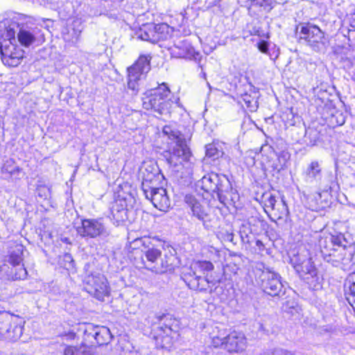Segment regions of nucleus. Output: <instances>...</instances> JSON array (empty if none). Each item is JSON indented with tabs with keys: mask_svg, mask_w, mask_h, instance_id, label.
Masks as SVG:
<instances>
[{
	"mask_svg": "<svg viewBox=\"0 0 355 355\" xmlns=\"http://www.w3.org/2000/svg\"><path fill=\"white\" fill-rule=\"evenodd\" d=\"M19 24L12 18L0 15V54L5 65L17 67L24 57V50L17 44Z\"/></svg>",
	"mask_w": 355,
	"mask_h": 355,
	"instance_id": "nucleus-1",
	"label": "nucleus"
},
{
	"mask_svg": "<svg viewBox=\"0 0 355 355\" xmlns=\"http://www.w3.org/2000/svg\"><path fill=\"white\" fill-rule=\"evenodd\" d=\"M320 248L324 259L334 266L348 264L352 258L350 243L342 234H329L320 240Z\"/></svg>",
	"mask_w": 355,
	"mask_h": 355,
	"instance_id": "nucleus-2",
	"label": "nucleus"
},
{
	"mask_svg": "<svg viewBox=\"0 0 355 355\" xmlns=\"http://www.w3.org/2000/svg\"><path fill=\"white\" fill-rule=\"evenodd\" d=\"M150 168L151 170L146 168L143 172L141 184L143 192L146 198L151 200L155 207L160 211H166L171 206L170 199L165 189L155 187V183L159 179V173L157 168Z\"/></svg>",
	"mask_w": 355,
	"mask_h": 355,
	"instance_id": "nucleus-3",
	"label": "nucleus"
},
{
	"mask_svg": "<svg viewBox=\"0 0 355 355\" xmlns=\"http://www.w3.org/2000/svg\"><path fill=\"white\" fill-rule=\"evenodd\" d=\"M201 188L207 193H216L223 204L229 200L234 202L238 198V194L232 189L229 179L223 175L211 173L205 175L201 180Z\"/></svg>",
	"mask_w": 355,
	"mask_h": 355,
	"instance_id": "nucleus-4",
	"label": "nucleus"
},
{
	"mask_svg": "<svg viewBox=\"0 0 355 355\" xmlns=\"http://www.w3.org/2000/svg\"><path fill=\"white\" fill-rule=\"evenodd\" d=\"M171 90L166 83L159 84L155 88L150 89L142 98L143 108L153 110L160 115H166L170 112L173 101L170 98Z\"/></svg>",
	"mask_w": 355,
	"mask_h": 355,
	"instance_id": "nucleus-5",
	"label": "nucleus"
},
{
	"mask_svg": "<svg viewBox=\"0 0 355 355\" xmlns=\"http://www.w3.org/2000/svg\"><path fill=\"white\" fill-rule=\"evenodd\" d=\"M146 260L142 257V264L146 268L156 273H163L173 268L175 260L171 253L162 254V252L152 248L145 252Z\"/></svg>",
	"mask_w": 355,
	"mask_h": 355,
	"instance_id": "nucleus-6",
	"label": "nucleus"
},
{
	"mask_svg": "<svg viewBox=\"0 0 355 355\" xmlns=\"http://www.w3.org/2000/svg\"><path fill=\"white\" fill-rule=\"evenodd\" d=\"M24 247L21 244H16L10 247L8 255V262L12 268L6 271V279L8 280L24 279L27 276V270L24 268Z\"/></svg>",
	"mask_w": 355,
	"mask_h": 355,
	"instance_id": "nucleus-7",
	"label": "nucleus"
},
{
	"mask_svg": "<svg viewBox=\"0 0 355 355\" xmlns=\"http://www.w3.org/2000/svg\"><path fill=\"white\" fill-rule=\"evenodd\" d=\"M260 266H257L255 269V280L257 284L266 293L272 296L278 295L283 287L279 275L268 269L263 270L262 265Z\"/></svg>",
	"mask_w": 355,
	"mask_h": 355,
	"instance_id": "nucleus-8",
	"label": "nucleus"
},
{
	"mask_svg": "<svg viewBox=\"0 0 355 355\" xmlns=\"http://www.w3.org/2000/svg\"><path fill=\"white\" fill-rule=\"evenodd\" d=\"M184 201L187 205L191 216L201 221L206 230H211L217 225V218L209 213V209L205 207L192 195H186Z\"/></svg>",
	"mask_w": 355,
	"mask_h": 355,
	"instance_id": "nucleus-9",
	"label": "nucleus"
},
{
	"mask_svg": "<svg viewBox=\"0 0 355 355\" xmlns=\"http://www.w3.org/2000/svg\"><path fill=\"white\" fill-rule=\"evenodd\" d=\"M151 57L141 55L138 60L128 69V87L135 93L139 89V81L150 69V61Z\"/></svg>",
	"mask_w": 355,
	"mask_h": 355,
	"instance_id": "nucleus-10",
	"label": "nucleus"
},
{
	"mask_svg": "<svg viewBox=\"0 0 355 355\" xmlns=\"http://www.w3.org/2000/svg\"><path fill=\"white\" fill-rule=\"evenodd\" d=\"M300 40H304L315 51L324 47V33L315 25L307 24L301 26Z\"/></svg>",
	"mask_w": 355,
	"mask_h": 355,
	"instance_id": "nucleus-11",
	"label": "nucleus"
},
{
	"mask_svg": "<svg viewBox=\"0 0 355 355\" xmlns=\"http://www.w3.org/2000/svg\"><path fill=\"white\" fill-rule=\"evenodd\" d=\"M168 26L166 24H147L143 25L138 32V37L153 44L166 39Z\"/></svg>",
	"mask_w": 355,
	"mask_h": 355,
	"instance_id": "nucleus-12",
	"label": "nucleus"
},
{
	"mask_svg": "<svg viewBox=\"0 0 355 355\" xmlns=\"http://www.w3.org/2000/svg\"><path fill=\"white\" fill-rule=\"evenodd\" d=\"M175 143V146L171 150L165 152L164 157L171 166H178L182 162L189 160L191 152L185 138L179 139Z\"/></svg>",
	"mask_w": 355,
	"mask_h": 355,
	"instance_id": "nucleus-13",
	"label": "nucleus"
},
{
	"mask_svg": "<svg viewBox=\"0 0 355 355\" xmlns=\"http://www.w3.org/2000/svg\"><path fill=\"white\" fill-rule=\"evenodd\" d=\"M294 264V268L299 275L306 280L308 283L311 284L309 279H315V281L318 280L317 275V270L313 265L311 257H306V255L298 254L295 257L291 259Z\"/></svg>",
	"mask_w": 355,
	"mask_h": 355,
	"instance_id": "nucleus-14",
	"label": "nucleus"
},
{
	"mask_svg": "<svg viewBox=\"0 0 355 355\" xmlns=\"http://www.w3.org/2000/svg\"><path fill=\"white\" fill-rule=\"evenodd\" d=\"M181 278L189 288L195 291H205L209 287L208 279L195 270L191 264L182 268Z\"/></svg>",
	"mask_w": 355,
	"mask_h": 355,
	"instance_id": "nucleus-15",
	"label": "nucleus"
},
{
	"mask_svg": "<svg viewBox=\"0 0 355 355\" xmlns=\"http://www.w3.org/2000/svg\"><path fill=\"white\" fill-rule=\"evenodd\" d=\"M246 338L243 334L232 331L223 338L221 345L230 352H243L246 347Z\"/></svg>",
	"mask_w": 355,
	"mask_h": 355,
	"instance_id": "nucleus-16",
	"label": "nucleus"
},
{
	"mask_svg": "<svg viewBox=\"0 0 355 355\" xmlns=\"http://www.w3.org/2000/svg\"><path fill=\"white\" fill-rule=\"evenodd\" d=\"M92 290L90 295L99 301H104L105 297L110 295V286L106 277L102 274H98L92 277Z\"/></svg>",
	"mask_w": 355,
	"mask_h": 355,
	"instance_id": "nucleus-17",
	"label": "nucleus"
},
{
	"mask_svg": "<svg viewBox=\"0 0 355 355\" xmlns=\"http://www.w3.org/2000/svg\"><path fill=\"white\" fill-rule=\"evenodd\" d=\"M40 30L37 28H19L17 33V43L25 47H28L34 44L40 37Z\"/></svg>",
	"mask_w": 355,
	"mask_h": 355,
	"instance_id": "nucleus-18",
	"label": "nucleus"
},
{
	"mask_svg": "<svg viewBox=\"0 0 355 355\" xmlns=\"http://www.w3.org/2000/svg\"><path fill=\"white\" fill-rule=\"evenodd\" d=\"M1 173L5 179L15 181L24 176L22 169L12 159H7L1 168Z\"/></svg>",
	"mask_w": 355,
	"mask_h": 355,
	"instance_id": "nucleus-19",
	"label": "nucleus"
},
{
	"mask_svg": "<svg viewBox=\"0 0 355 355\" xmlns=\"http://www.w3.org/2000/svg\"><path fill=\"white\" fill-rule=\"evenodd\" d=\"M90 334H92L94 340L92 345L94 344L98 346L107 345L112 338L110 329L104 326H94L90 328Z\"/></svg>",
	"mask_w": 355,
	"mask_h": 355,
	"instance_id": "nucleus-20",
	"label": "nucleus"
},
{
	"mask_svg": "<svg viewBox=\"0 0 355 355\" xmlns=\"http://www.w3.org/2000/svg\"><path fill=\"white\" fill-rule=\"evenodd\" d=\"M10 318L6 313L0 314V339L8 338V339H17L21 334V328L16 327L15 331H18L19 335L16 337H12L10 335L9 329L10 327Z\"/></svg>",
	"mask_w": 355,
	"mask_h": 355,
	"instance_id": "nucleus-21",
	"label": "nucleus"
},
{
	"mask_svg": "<svg viewBox=\"0 0 355 355\" xmlns=\"http://www.w3.org/2000/svg\"><path fill=\"white\" fill-rule=\"evenodd\" d=\"M108 234L103 218L90 219V237H105Z\"/></svg>",
	"mask_w": 355,
	"mask_h": 355,
	"instance_id": "nucleus-22",
	"label": "nucleus"
},
{
	"mask_svg": "<svg viewBox=\"0 0 355 355\" xmlns=\"http://www.w3.org/2000/svg\"><path fill=\"white\" fill-rule=\"evenodd\" d=\"M345 288L347 301L352 306H355V272L347 277Z\"/></svg>",
	"mask_w": 355,
	"mask_h": 355,
	"instance_id": "nucleus-23",
	"label": "nucleus"
},
{
	"mask_svg": "<svg viewBox=\"0 0 355 355\" xmlns=\"http://www.w3.org/2000/svg\"><path fill=\"white\" fill-rule=\"evenodd\" d=\"M173 53L178 57H188L192 54L193 49L186 40H181L175 42L172 48Z\"/></svg>",
	"mask_w": 355,
	"mask_h": 355,
	"instance_id": "nucleus-24",
	"label": "nucleus"
},
{
	"mask_svg": "<svg viewBox=\"0 0 355 355\" xmlns=\"http://www.w3.org/2000/svg\"><path fill=\"white\" fill-rule=\"evenodd\" d=\"M322 166L318 161H312L306 169L305 173L307 179L311 182L320 179L322 177Z\"/></svg>",
	"mask_w": 355,
	"mask_h": 355,
	"instance_id": "nucleus-25",
	"label": "nucleus"
},
{
	"mask_svg": "<svg viewBox=\"0 0 355 355\" xmlns=\"http://www.w3.org/2000/svg\"><path fill=\"white\" fill-rule=\"evenodd\" d=\"M205 148V157L207 159H210L211 161L218 159L223 157L224 154L222 145L218 143L209 144L206 145Z\"/></svg>",
	"mask_w": 355,
	"mask_h": 355,
	"instance_id": "nucleus-26",
	"label": "nucleus"
},
{
	"mask_svg": "<svg viewBox=\"0 0 355 355\" xmlns=\"http://www.w3.org/2000/svg\"><path fill=\"white\" fill-rule=\"evenodd\" d=\"M113 219L116 222H123L128 219V211L116 203L114 205L111 209Z\"/></svg>",
	"mask_w": 355,
	"mask_h": 355,
	"instance_id": "nucleus-27",
	"label": "nucleus"
},
{
	"mask_svg": "<svg viewBox=\"0 0 355 355\" xmlns=\"http://www.w3.org/2000/svg\"><path fill=\"white\" fill-rule=\"evenodd\" d=\"M193 269L199 274L209 272L214 270V265L211 262L208 261H198L191 263Z\"/></svg>",
	"mask_w": 355,
	"mask_h": 355,
	"instance_id": "nucleus-28",
	"label": "nucleus"
},
{
	"mask_svg": "<svg viewBox=\"0 0 355 355\" xmlns=\"http://www.w3.org/2000/svg\"><path fill=\"white\" fill-rule=\"evenodd\" d=\"M88 347L83 344L79 347L68 346L64 349V355H87Z\"/></svg>",
	"mask_w": 355,
	"mask_h": 355,
	"instance_id": "nucleus-29",
	"label": "nucleus"
},
{
	"mask_svg": "<svg viewBox=\"0 0 355 355\" xmlns=\"http://www.w3.org/2000/svg\"><path fill=\"white\" fill-rule=\"evenodd\" d=\"M288 209L286 202L282 200L279 202L276 207V211L272 214L277 219H282L288 215Z\"/></svg>",
	"mask_w": 355,
	"mask_h": 355,
	"instance_id": "nucleus-30",
	"label": "nucleus"
},
{
	"mask_svg": "<svg viewBox=\"0 0 355 355\" xmlns=\"http://www.w3.org/2000/svg\"><path fill=\"white\" fill-rule=\"evenodd\" d=\"M242 99L244 101L247 108L250 112H255L258 108V102L255 97L252 96L248 94L242 96Z\"/></svg>",
	"mask_w": 355,
	"mask_h": 355,
	"instance_id": "nucleus-31",
	"label": "nucleus"
},
{
	"mask_svg": "<svg viewBox=\"0 0 355 355\" xmlns=\"http://www.w3.org/2000/svg\"><path fill=\"white\" fill-rule=\"evenodd\" d=\"M164 135H167L171 140H174L175 142L178 141L179 139L184 138V135L179 131L173 130L170 126H164L162 130Z\"/></svg>",
	"mask_w": 355,
	"mask_h": 355,
	"instance_id": "nucleus-32",
	"label": "nucleus"
},
{
	"mask_svg": "<svg viewBox=\"0 0 355 355\" xmlns=\"http://www.w3.org/2000/svg\"><path fill=\"white\" fill-rule=\"evenodd\" d=\"M239 234L243 243H250L252 233L249 225L243 224L240 227Z\"/></svg>",
	"mask_w": 355,
	"mask_h": 355,
	"instance_id": "nucleus-33",
	"label": "nucleus"
},
{
	"mask_svg": "<svg viewBox=\"0 0 355 355\" xmlns=\"http://www.w3.org/2000/svg\"><path fill=\"white\" fill-rule=\"evenodd\" d=\"M318 135L319 134L316 130L309 128L306 130L304 137L306 141L309 139V143L311 145H314L319 139Z\"/></svg>",
	"mask_w": 355,
	"mask_h": 355,
	"instance_id": "nucleus-34",
	"label": "nucleus"
},
{
	"mask_svg": "<svg viewBox=\"0 0 355 355\" xmlns=\"http://www.w3.org/2000/svg\"><path fill=\"white\" fill-rule=\"evenodd\" d=\"M288 157L289 156H288V154L287 153L282 152L278 155V160H279V167L278 166H276L275 168L277 169L278 171H280V170L283 169L284 168V166H286V164L287 159H288Z\"/></svg>",
	"mask_w": 355,
	"mask_h": 355,
	"instance_id": "nucleus-35",
	"label": "nucleus"
},
{
	"mask_svg": "<svg viewBox=\"0 0 355 355\" xmlns=\"http://www.w3.org/2000/svg\"><path fill=\"white\" fill-rule=\"evenodd\" d=\"M135 247H139L140 245H143L146 248L149 246L150 241L149 238L147 237H141L135 239L132 242Z\"/></svg>",
	"mask_w": 355,
	"mask_h": 355,
	"instance_id": "nucleus-36",
	"label": "nucleus"
},
{
	"mask_svg": "<svg viewBox=\"0 0 355 355\" xmlns=\"http://www.w3.org/2000/svg\"><path fill=\"white\" fill-rule=\"evenodd\" d=\"M277 205V200L272 195H270L265 201V205L267 207H270L272 211H276Z\"/></svg>",
	"mask_w": 355,
	"mask_h": 355,
	"instance_id": "nucleus-37",
	"label": "nucleus"
},
{
	"mask_svg": "<svg viewBox=\"0 0 355 355\" xmlns=\"http://www.w3.org/2000/svg\"><path fill=\"white\" fill-rule=\"evenodd\" d=\"M261 355H293V353L287 349H275L271 353L264 352Z\"/></svg>",
	"mask_w": 355,
	"mask_h": 355,
	"instance_id": "nucleus-38",
	"label": "nucleus"
},
{
	"mask_svg": "<svg viewBox=\"0 0 355 355\" xmlns=\"http://www.w3.org/2000/svg\"><path fill=\"white\" fill-rule=\"evenodd\" d=\"M254 5L263 7L264 9L270 10L272 6V0H254Z\"/></svg>",
	"mask_w": 355,
	"mask_h": 355,
	"instance_id": "nucleus-39",
	"label": "nucleus"
},
{
	"mask_svg": "<svg viewBox=\"0 0 355 355\" xmlns=\"http://www.w3.org/2000/svg\"><path fill=\"white\" fill-rule=\"evenodd\" d=\"M332 120L336 119V123L337 125H342L345 123V117L342 113L339 112H336L335 114H333L331 116Z\"/></svg>",
	"mask_w": 355,
	"mask_h": 355,
	"instance_id": "nucleus-40",
	"label": "nucleus"
},
{
	"mask_svg": "<svg viewBox=\"0 0 355 355\" xmlns=\"http://www.w3.org/2000/svg\"><path fill=\"white\" fill-rule=\"evenodd\" d=\"M259 49L262 53H266L268 51V44L265 42H260L258 45Z\"/></svg>",
	"mask_w": 355,
	"mask_h": 355,
	"instance_id": "nucleus-41",
	"label": "nucleus"
},
{
	"mask_svg": "<svg viewBox=\"0 0 355 355\" xmlns=\"http://www.w3.org/2000/svg\"><path fill=\"white\" fill-rule=\"evenodd\" d=\"M119 345L121 347V350L122 352H124L125 353V347L127 348V351L130 352V349H129V347H130V346L128 342L124 341L123 343H120Z\"/></svg>",
	"mask_w": 355,
	"mask_h": 355,
	"instance_id": "nucleus-42",
	"label": "nucleus"
},
{
	"mask_svg": "<svg viewBox=\"0 0 355 355\" xmlns=\"http://www.w3.org/2000/svg\"><path fill=\"white\" fill-rule=\"evenodd\" d=\"M256 245L259 248L260 250H263L265 248V246L263 243V242L260 240L256 241Z\"/></svg>",
	"mask_w": 355,
	"mask_h": 355,
	"instance_id": "nucleus-43",
	"label": "nucleus"
},
{
	"mask_svg": "<svg viewBox=\"0 0 355 355\" xmlns=\"http://www.w3.org/2000/svg\"><path fill=\"white\" fill-rule=\"evenodd\" d=\"M63 38L65 41H67V42H74V40H77V37H76L75 38L74 37H72V38H70L69 37H68L67 35H65V33H63Z\"/></svg>",
	"mask_w": 355,
	"mask_h": 355,
	"instance_id": "nucleus-44",
	"label": "nucleus"
},
{
	"mask_svg": "<svg viewBox=\"0 0 355 355\" xmlns=\"http://www.w3.org/2000/svg\"><path fill=\"white\" fill-rule=\"evenodd\" d=\"M223 338H219L218 337H216V338H214L213 339L214 340V343L216 345V346H218V345H221V343L223 341Z\"/></svg>",
	"mask_w": 355,
	"mask_h": 355,
	"instance_id": "nucleus-45",
	"label": "nucleus"
},
{
	"mask_svg": "<svg viewBox=\"0 0 355 355\" xmlns=\"http://www.w3.org/2000/svg\"><path fill=\"white\" fill-rule=\"evenodd\" d=\"M160 329L163 331L164 333L166 334V335H168V333L171 331V329L167 327L166 325L164 327V328L163 327H161Z\"/></svg>",
	"mask_w": 355,
	"mask_h": 355,
	"instance_id": "nucleus-46",
	"label": "nucleus"
},
{
	"mask_svg": "<svg viewBox=\"0 0 355 355\" xmlns=\"http://www.w3.org/2000/svg\"><path fill=\"white\" fill-rule=\"evenodd\" d=\"M257 325H258L257 329L259 331H262L263 333H265L266 331V330L265 329L264 326L262 323L259 322L257 324Z\"/></svg>",
	"mask_w": 355,
	"mask_h": 355,
	"instance_id": "nucleus-47",
	"label": "nucleus"
},
{
	"mask_svg": "<svg viewBox=\"0 0 355 355\" xmlns=\"http://www.w3.org/2000/svg\"><path fill=\"white\" fill-rule=\"evenodd\" d=\"M64 259L67 261L73 262L72 257L69 254H65L64 256Z\"/></svg>",
	"mask_w": 355,
	"mask_h": 355,
	"instance_id": "nucleus-48",
	"label": "nucleus"
},
{
	"mask_svg": "<svg viewBox=\"0 0 355 355\" xmlns=\"http://www.w3.org/2000/svg\"><path fill=\"white\" fill-rule=\"evenodd\" d=\"M163 338L164 339L166 340H170V338H169V337H168V336H165V337H164V336H162L161 334H159V335L156 337V339H157V340L158 341V340H159V338L161 339V338Z\"/></svg>",
	"mask_w": 355,
	"mask_h": 355,
	"instance_id": "nucleus-49",
	"label": "nucleus"
},
{
	"mask_svg": "<svg viewBox=\"0 0 355 355\" xmlns=\"http://www.w3.org/2000/svg\"><path fill=\"white\" fill-rule=\"evenodd\" d=\"M83 225L84 227V228L87 226V225H89V220H84L83 222Z\"/></svg>",
	"mask_w": 355,
	"mask_h": 355,
	"instance_id": "nucleus-50",
	"label": "nucleus"
},
{
	"mask_svg": "<svg viewBox=\"0 0 355 355\" xmlns=\"http://www.w3.org/2000/svg\"><path fill=\"white\" fill-rule=\"evenodd\" d=\"M78 232H79L81 235H83V236H86V234H87V232H86V230H84V231H83V233H82V232H81L80 230H78Z\"/></svg>",
	"mask_w": 355,
	"mask_h": 355,
	"instance_id": "nucleus-51",
	"label": "nucleus"
},
{
	"mask_svg": "<svg viewBox=\"0 0 355 355\" xmlns=\"http://www.w3.org/2000/svg\"><path fill=\"white\" fill-rule=\"evenodd\" d=\"M166 315L164 314L162 315L161 316H159V320H161L163 318H164Z\"/></svg>",
	"mask_w": 355,
	"mask_h": 355,
	"instance_id": "nucleus-52",
	"label": "nucleus"
},
{
	"mask_svg": "<svg viewBox=\"0 0 355 355\" xmlns=\"http://www.w3.org/2000/svg\"><path fill=\"white\" fill-rule=\"evenodd\" d=\"M160 263V259H159V260H157V261H156V262H155V263H156V264H157V263Z\"/></svg>",
	"mask_w": 355,
	"mask_h": 355,
	"instance_id": "nucleus-53",
	"label": "nucleus"
},
{
	"mask_svg": "<svg viewBox=\"0 0 355 355\" xmlns=\"http://www.w3.org/2000/svg\"><path fill=\"white\" fill-rule=\"evenodd\" d=\"M5 268H7V266H4L3 267H2V269H1V270H5Z\"/></svg>",
	"mask_w": 355,
	"mask_h": 355,
	"instance_id": "nucleus-54",
	"label": "nucleus"
},
{
	"mask_svg": "<svg viewBox=\"0 0 355 355\" xmlns=\"http://www.w3.org/2000/svg\"><path fill=\"white\" fill-rule=\"evenodd\" d=\"M161 346H162V347H166V346L164 345V344H162V343H161Z\"/></svg>",
	"mask_w": 355,
	"mask_h": 355,
	"instance_id": "nucleus-55",
	"label": "nucleus"
}]
</instances>
